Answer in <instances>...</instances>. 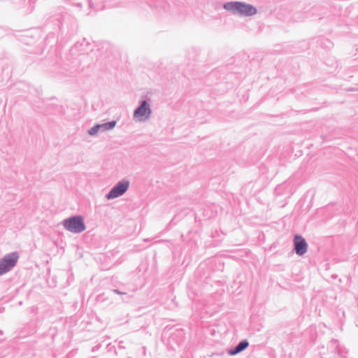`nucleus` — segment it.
<instances>
[{"mask_svg": "<svg viewBox=\"0 0 358 358\" xmlns=\"http://www.w3.org/2000/svg\"><path fill=\"white\" fill-rule=\"evenodd\" d=\"M18 259L17 252L8 253L0 259V276L11 271L16 266Z\"/></svg>", "mask_w": 358, "mask_h": 358, "instance_id": "nucleus-3", "label": "nucleus"}, {"mask_svg": "<svg viewBox=\"0 0 358 358\" xmlns=\"http://www.w3.org/2000/svg\"><path fill=\"white\" fill-rule=\"evenodd\" d=\"M150 99L148 98L145 100H141L138 107L134 111V118L137 119L138 121H145L148 120L151 114L152 109L150 104Z\"/></svg>", "mask_w": 358, "mask_h": 358, "instance_id": "nucleus-4", "label": "nucleus"}, {"mask_svg": "<svg viewBox=\"0 0 358 358\" xmlns=\"http://www.w3.org/2000/svg\"><path fill=\"white\" fill-rule=\"evenodd\" d=\"M294 250L299 256L303 255L308 250V243L306 239L301 235L296 234L294 236Z\"/></svg>", "mask_w": 358, "mask_h": 358, "instance_id": "nucleus-6", "label": "nucleus"}, {"mask_svg": "<svg viewBox=\"0 0 358 358\" xmlns=\"http://www.w3.org/2000/svg\"><path fill=\"white\" fill-rule=\"evenodd\" d=\"M241 352V350L239 349V347L238 345H236L234 348H230L228 350L227 353L229 355H236L238 353Z\"/></svg>", "mask_w": 358, "mask_h": 358, "instance_id": "nucleus-11", "label": "nucleus"}, {"mask_svg": "<svg viewBox=\"0 0 358 358\" xmlns=\"http://www.w3.org/2000/svg\"><path fill=\"white\" fill-rule=\"evenodd\" d=\"M113 292L116 294H125L124 292H120L118 289H113Z\"/></svg>", "mask_w": 358, "mask_h": 358, "instance_id": "nucleus-12", "label": "nucleus"}, {"mask_svg": "<svg viewBox=\"0 0 358 358\" xmlns=\"http://www.w3.org/2000/svg\"><path fill=\"white\" fill-rule=\"evenodd\" d=\"M87 131V133L88 134H90V129H87V131Z\"/></svg>", "mask_w": 358, "mask_h": 358, "instance_id": "nucleus-14", "label": "nucleus"}, {"mask_svg": "<svg viewBox=\"0 0 358 358\" xmlns=\"http://www.w3.org/2000/svg\"><path fill=\"white\" fill-rule=\"evenodd\" d=\"M117 124L115 120L109 121L102 124H96L91 127V136L96 135L98 132H105L113 129Z\"/></svg>", "mask_w": 358, "mask_h": 358, "instance_id": "nucleus-7", "label": "nucleus"}, {"mask_svg": "<svg viewBox=\"0 0 358 358\" xmlns=\"http://www.w3.org/2000/svg\"><path fill=\"white\" fill-rule=\"evenodd\" d=\"M328 348L335 351L336 353L338 354V357H342L343 358H348L346 356L343 355V352L342 348L338 345V341L335 339H332L328 345Z\"/></svg>", "mask_w": 358, "mask_h": 358, "instance_id": "nucleus-8", "label": "nucleus"}, {"mask_svg": "<svg viewBox=\"0 0 358 358\" xmlns=\"http://www.w3.org/2000/svg\"><path fill=\"white\" fill-rule=\"evenodd\" d=\"M241 352V350L239 349V347L238 345H236L234 348H230L228 350L227 353L229 355H236L238 353Z\"/></svg>", "mask_w": 358, "mask_h": 358, "instance_id": "nucleus-10", "label": "nucleus"}, {"mask_svg": "<svg viewBox=\"0 0 358 358\" xmlns=\"http://www.w3.org/2000/svg\"><path fill=\"white\" fill-rule=\"evenodd\" d=\"M129 187V181L126 179H123L119 181L115 186H113L106 197L107 199H113L123 195Z\"/></svg>", "mask_w": 358, "mask_h": 358, "instance_id": "nucleus-5", "label": "nucleus"}, {"mask_svg": "<svg viewBox=\"0 0 358 358\" xmlns=\"http://www.w3.org/2000/svg\"><path fill=\"white\" fill-rule=\"evenodd\" d=\"M76 6H78V7H82V3H76Z\"/></svg>", "mask_w": 358, "mask_h": 358, "instance_id": "nucleus-13", "label": "nucleus"}, {"mask_svg": "<svg viewBox=\"0 0 358 358\" xmlns=\"http://www.w3.org/2000/svg\"><path fill=\"white\" fill-rule=\"evenodd\" d=\"M63 227L73 234H80L86 229L84 217L80 215H71L62 222Z\"/></svg>", "mask_w": 358, "mask_h": 358, "instance_id": "nucleus-2", "label": "nucleus"}, {"mask_svg": "<svg viewBox=\"0 0 358 358\" xmlns=\"http://www.w3.org/2000/svg\"><path fill=\"white\" fill-rule=\"evenodd\" d=\"M3 334V331L1 330L0 331V334Z\"/></svg>", "mask_w": 358, "mask_h": 358, "instance_id": "nucleus-16", "label": "nucleus"}, {"mask_svg": "<svg viewBox=\"0 0 358 358\" xmlns=\"http://www.w3.org/2000/svg\"><path fill=\"white\" fill-rule=\"evenodd\" d=\"M241 351L245 350L249 346V342L247 340H242L238 344Z\"/></svg>", "mask_w": 358, "mask_h": 358, "instance_id": "nucleus-9", "label": "nucleus"}, {"mask_svg": "<svg viewBox=\"0 0 358 358\" xmlns=\"http://www.w3.org/2000/svg\"><path fill=\"white\" fill-rule=\"evenodd\" d=\"M329 358H331V357H329Z\"/></svg>", "mask_w": 358, "mask_h": 358, "instance_id": "nucleus-17", "label": "nucleus"}, {"mask_svg": "<svg viewBox=\"0 0 358 358\" xmlns=\"http://www.w3.org/2000/svg\"><path fill=\"white\" fill-rule=\"evenodd\" d=\"M223 8L235 15L251 17L257 13L254 6L243 1H229L223 4Z\"/></svg>", "mask_w": 358, "mask_h": 358, "instance_id": "nucleus-1", "label": "nucleus"}, {"mask_svg": "<svg viewBox=\"0 0 358 358\" xmlns=\"http://www.w3.org/2000/svg\"><path fill=\"white\" fill-rule=\"evenodd\" d=\"M87 1L88 6H90V0H87Z\"/></svg>", "mask_w": 358, "mask_h": 358, "instance_id": "nucleus-15", "label": "nucleus"}]
</instances>
